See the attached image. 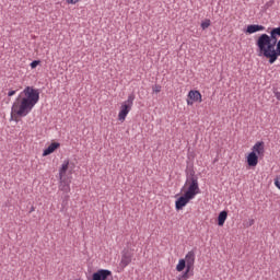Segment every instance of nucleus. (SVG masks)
<instances>
[{
	"label": "nucleus",
	"mask_w": 280,
	"mask_h": 280,
	"mask_svg": "<svg viewBox=\"0 0 280 280\" xmlns=\"http://www.w3.org/2000/svg\"><path fill=\"white\" fill-rule=\"evenodd\" d=\"M60 148V142H52L46 148L43 152V156H49V154H54L55 150H58Z\"/></svg>",
	"instance_id": "obj_13"
},
{
	"label": "nucleus",
	"mask_w": 280,
	"mask_h": 280,
	"mask_svg": "<svg viewBox=\"0 0 280 280\" xmlns=\"http://www.w3.org/2000/svg\"><path fill=\"white\" fill-rule=\"evenodd\" d=\"M69 165H71L69 160H65L61 167L59 168V178H65V174H67V170H69Z\"/></svg>",
	"instance_id": "obj_16"
},
{
	"label": "nucleus",
	"mask_w": 280,
	"mask_h": 280,
	"mask_svg": "<svg viewBox=\"0 0 280 280\" xmlns=\"http://www.w3.org/2000/svg\"><path fill=\"white\" fill-rule=\"evenodd\" d=\"M252 152L258 156L264 155V142H256L252 148Z\"/></svg>",
	"instance_id": "obj_14"
},
{
	"label": "nucleus",
	"mask_w": 280,
	"mask_h": 280,
	"mask_svg": "<svg viewBox=\"0 0 280 280\" xmlns=\"http://www.w3.org/2000/svg\"><path fill=\"white\" fill-rule=\"evenodd\" d=\"M270 32L275 33L276 35L280 36V25L278 27H273Z\"/></svg>",
	"instance_id": "obj_23"
},
{
	"label": "nucleus",
	"mask_w": 280,
	"mask_h": 280,
	"mask_svg": "<svg viewBox=\"0 0 280 280\" xmlns=\"http://www.w3.org/2000/svg\"><path fill=\"white\" fill-rule=\"evenodd\" d=\"M40 100V91L34 86H26L18 96L11 107V119L27 117Z\"/></svg>",
	"instance_id": "obj_1"
},
{
	"label": "nucleus",
	"mask_w": 280,
	"mask_h": 280,
	"mask_svg": "<svg viewBox=\"0 0 280 280\" xmlns=\"http://www.w3.org/2000/svg\"><path fill=\"white\" fill-rule=\"evenodd\" d=\"M186 185L188 188L179 196L175 201L176 211H183L190 200H194L198 194H200V186L198 185V175L194 171V166H187L186 168Z\"/></svg>",
	"instance_id": "obj_2"
},
{
	"label": "nucleus",
	"mask_w": 280,
	"mask_h": 280,
	"mask_svg": "<svg viewBox=\"0 0 280 280\" xmlns=\"http://www.w3.org/2000/svg\"><path fill=\"white\" fill-rule=\"evenodd\" d=\"M135 102V93L129 94L127 101H125L120 106V112L118 114L119 121H126L128 113L132 109V104Z\"/></svg>",
	"instance_id": "obj_4"
},
{
	"label": "nucleus",
	"mask_w": 280,
	"mask_h": 280,
	"mask_svg": "<svg viewBox=\"0 0 280 280\" xmlns=\"http://www.w3.org/2000/svg\"><path fill=\"white\" fill-rule=\"evenodd\" d=\"M152 89H153V93H161V85L155 84Z\"/></svg>",
	"instance_id": "obj_24"
},
{
	"label": "nucleus",
	"mask_w": 280,
	"mask_h": 280,
	"mask_svg": "<svg viewBox=\"0 0 280 280\" xmlns=\"http://www.w3.org/2000/svg\"><path fill=\"white\" fill-rule=\"evenodd\" d=\"M70 165H72L71 167H73V165H74V164H73V163H71Z\"/></svg>",
	"instance_id": "obj_32"
},
{
	"label": "nucleus",
	"mask_w": 280,
	"mask_h": 280,
	"mask_svg": "<svg viewBox=\"0 0 280 280\" xmlns=\"http://www.w3.org/2000/svg\"><path fill=\"white\" fill-rule=\"evenodd\" d=\"M189 277H194V269L186 268L185 271L177 277V280H188Z\"/></svg>",
	"instance_id": "obj_17"
},
{
	"label": "nucleus",
	"mask_w": 280,
	"mask_h": 280,
	"mask_svg": "<svg viewBox=\"0 0 280 280\" xmlns=\"http://www.w3.org/2000/svg\"><path fill=\"white\" fill-rule=\"evenodd\" d=\"M257 54L259 57L269 59V65H275L277 62V44L267 42L262 37L256 39Z\"/></svg>",
	"instance_id": "obj_3"
},
{
	"label": "nucleus",
	"mask_w": 280,
	"mask_h": 280,
	"mask_svg": "<svg viewBox=\"0 0 280 280\" xmlns=\"http://www.w3.org/2000/svg\"><path fill=\"white\" fill-rule=\"evenodd\" d=\"M246 162L248 167H257V164L259 163V155L255 152H249Z\"/></svg>",
	"instance_id": "obj_9"
},
{
	"label": "nucleus",
	"mask_w": 280,
	"mask_h": 280,
	"mask_svg": "<svg viewBox=\"0 0 280 280\" xmlns=\"http://www.w3.org/2000/svg\"><path fill=\"white\" fill-rule=\"evenodd\" d=\"M185 268L187 269V260H184V258L179 259L177 266H176V270L177 272H183V270H185Z\"/></svg>",
	"instance_id": "obj_18"
},
{
	"label": "nucleus",
	"mask_w": 280,
	"mask_h": 280,
	"mask_svg": "<svg viewBox=\"0 0 280 280\" xmlns=\"http://www.w3.org/2000/svg\"><path fill=\"white\" fill-rule=\"evenodd\" d=\"M228 218H229V212L226 210L221 211L217 218L218 226H224V222H226Z\"/></svg>",
	"instance_id": "obj_15"
},
{
	"label": "nucleus",
	"mask_w": 280,
	"mask_h": 280,
	"mask_svg": "<svg viewBox=\"0 0 280 280\" xmlns=\"http://www.w3.org/2000/svg\"><path fill=\"white\" fill-rule=\"evenodd\" d=\"M38 65H40V60H33L30 63L31 69H36V67H38Z\"/></svg>",
	"instance_id": "obj_22"
},
{
	"label": "nucleus",
	"mask_w": 280,
	"mask_h": 280,
	"mask_svg": "<svg viewBox=\"0 0 280 280\" xmlns=\"http://www.w3.org/2000/svg\"><path fill=\"white\" fill-rule=\"evenodd\" d=\"M130 264H132V252L128 248H125L121 252V260L119 264V268L124 270L125 268H127V266H130Z\"/></svg>",
	"instance_id": "obj_5"
},
{
	"label": "nucleus",
	"mask_w": 280,
	"mask_h": 280,
	"mask_svg": "<svg viewBox=\"0 0 280 280\" xmlns=\"http://www.w3.org/2000/svg\"><path fill=\"white\" fill-rule=\"evenodd\" d=\"M211 26V20H209V19H207L206 21H203L202 23H201V28L202 30H207L208 27H210Z\"/></svg>",
	"instance_id": "obj_20"
},
{
	"label": "nucleus",
	"mask_w": 280,
	"mask_h": 280,
	"mask_svg": "<svg viewBox=\"0 0 280 280\" xmlns=\"http://www.w3.org/2000/svg\"><path fill=\"white\" fill-rule=\"evenodd\" d=\"M275 186L280 190V177L275 178Z\"/></svg>",
	"instance_id": "obj_26"
},
{
	"label": "nucleus",
	"mask_w": 280,
	"mask_h": 280,
	"mask_svg": "<svg viewBox=\"0 0 280 280\" xmlns=\"http://www.w3.org/2000/svg\"><path fill=\"white\" fill-rule=\"evenodd\" d=\"M16 91H18V90H10V91L8 92V97H12L13 95H16Z\"/></svg>",
	"instance_id": "obj_27"
},
{
	"label": "nucleus",
	"mask_w": 280,
	"mask_h": 280,
	"mask_svg": "<svg viewBox=\"0 0 280 280\" xmlns=\"http://www.w3.org/2000/svg\"><path fill=\"white\" fill-rule=\"evenodd\" d=\"M71 179L68 177L59 178V190L63 194H69L71 191Z\"/></svg>",
	"instance_id": "obj_8"
},
{
	"label": "nucleus",
	"mask_w": 280,
	"mask_h": 280,
	"mask_svg": "<svg viewBox=\"0 0 280 280\" xmlns=\"http://www.w3.org/2000/svg\"><path fill=\"white\" fill-rule=\"evenodd\" d=\"M194 102L202 103V94L198 90H190L188 92L187 105L194 106Z\"/></svg>",
	"instance_id": "obj_7"
},
{
	"label": "nucleus",
	"mask_w": 280,
	"mask_h": 280,
	"mask_svg": "<svg viewBox=\"0 0 280 280\" xmlns=\"http://www.w3.org/2000/svg\"><path fill=\"white\" fill-rule=\"evenodd\" d=\"M69 192H63V196H62V207H67L69 205Z\"/></svg>",
	"instance_id": "obj_19"
},
{
	"label": "nucleus",
	"mask_w": 280,
	"mask_h": 280,
	"mask_svg": "<svg viewBox=\"0 0 280 280\" xmlns=\"http://www.w3.org/2000/svg\"><path fill=\"white\" fill-rule=\"evenodd\" d=\"M108 277H113L112 270L98 269L92 273V277H88V280H108Z\"/></svg>",
	"instance_id": "obj_6"
},
{
	"label": "nucleus",
	"mask_w": 280,
	"mask_h": 280,
	"mask_svg": "<svg viewBox=\"0 0 280 280\" xmlns=\"http://www.w3.org/2000/svg\"><path fill=\"white\" fill-rule=\"evenodd\" d=\"M253 224H255V220L252 219V220L249 221V226H253Z\"/></svg>",
	"instance_id": "obj_30"
},
{
	"label": "nucleus",
	"mask_w": 280,
	"mask_h": 280,
	"mask_svg": "<svg viewBox=\"0 0 280 280\" xmlns=\"http://www.w3.org/2000/svg\"><path fill=\"white\" fill-rule=\"evenodd\" d=\"M34 211H36V208H34V206H32L31 209H30V213H32Z\"/></svg>",
	"instance_id": "obj_29"
},
{
	"label": "nucleus",
	"mask_w": 280,
	"mask_h": 280,
	"mask_svg": "<svg viewBox=\"0 0 280 280\" xmlns=\"http://www.w3.org/2000/svg\"><path fill=\"white\" fill-rule=\"evenodd\" d=\"M184 260H186L187 268L194 270V265L196 264V253L194 250L188 252Z\"/></svg>",
	"instance_id": "obj_11"
},
{
	"label": "nucleus",
	"mask_w": 280,
	"mask_h": 280,
	"mask_svg": "<svg viewBox=\"0 0 280 280\" xmlns=\"http://www.w3.org/2000/svg\"><path fill=\"white\" fill-rule=\"evenodd\" d=\"M280 56V39L276 44V59L278 60Z\"/></svg>",
	"instance_id": "obj_21"
},
{
	"label": "nucleus",
	"mask_w": 280,
	"mask_h": 280,
	"mask_svg": "<svg viewBox=\"0 0 280 280\" xmlns=\"http://www.w3.org/2000/svg\"><path fill=\"white\" fill-rule=\"evenodd\" d=\"M269 34H270V35L264 33V34H261V35L258 36V37H260V38L267 40L268 43H271V44H273V45H277V44L279 43V37H280V36L277 35V34H275V33H272V31H270Z\"/></svg>",
	"instance_id": "obj_10"
},
{
	"label": "nucleus",
	"mask_w": 280,
	"mask_h": 280,
	"mask_svg": "<svg viewBox=\"0 0 280 280\" xmlns=\"http://www.w3.org/2000/svg\"><path fill=\"white\" fill-rule=\"evenodd\" d=\"M266 8H270V2H267V3H266Z\"/></svg>",
	"instance_id": "obj_31"
},
{
	"label": "nucleus",
	"mask_w": 280,
	"mask_h": 280,
	"mask_svg": "<svg viewBox=\"0 0 280 280\" xmlns=\"http://www.w3.org/2000/svg\"><path fill=\"white\" fill-rule=\"evenodd\" d=\"M273 94H275V97L278 100V102H280V92L277 91V88H273Z\"/></svg>",
	"instance_id": "obj_25"
},
{
	"label": "nucleus",
	"mask_w": 280,
	"mask_h": 280,
	"mask_svg": "<svg viewBox=\"0 0 280 280\" xmlns=\"http://www.w3.org/2000/svg\"><path fill=\"white\" fill-rule=\"evenodd\" d=\"M80 0H66L67 3L71 4V5H75V3H78Z\"/></svg>",
	"instance_id": "obj_28"
},
{
	"label": "nucleus",
	"mask_w": 280,
	"mask_h": 280,
	"mask_svg": "<svg viewBox=\"0 0 280 280\" xmlns=\"http://www.w3.org/2000/svg\"><path fill=\"white\" fill-rule=\"evenodd\" d=\"M266 26L259 24H249L245 30V34H256V32H264Z\"/></svg>",
	"instance_id": "obj_12"
}]
</instances>
